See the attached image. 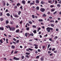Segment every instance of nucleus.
I'll return each instance as SVG.
<instances>
[{"label": "nucleus", "instance_id": "1", "mask_svg": "<svg viewBox=\"0 0 61 61\" xmlns=\"http://www.w3.org/2000/svg\"><path fill=\"white\" fill-rule=\"evenodd\" d=\"M53 29V28H50L49 27H48L46 28V30H47L48 32H50V30H51V31H52Z\"/></svg>", "mask_w": 61, "mask_h": 61}, {"label": "nucleus", "instance_id": "2", "mask_svg": "<svg viewBox=\"0 0 61 61\" xmlns=\"http://www.w3.org/2000/svg\"><path fill=\"white\" fill-rule=\"evenodd\" d=\"M40 10L41 12H44L45 11V9L44 8H41Z\"/></svg>", "mask_w": 61, "mask_h": 61}, {"label": "nucleus", "instance_id": "3", "mask_svg": "<svg viewBox=\"0 0 61 61\" xmlns=\"http://www.w3.org/2000/svg\"><path fill=\"white\" fill-rule=\"evenodd\" d=\"M26 51H28L30 50V51H33V49H32L31 48H29L28 49H26Z\"/></svg>", "mask_w": 61, "mask_h": 61}, {"label": "nucleus", "instance_id": "4", "mask_svg": "<svg viewBox=\"0 0 61 61\" xmlns=\"http://www.w3.org/2000/svg\"><path fill=\"white\" fill-rule=\"evenodd\" d=\"M34 46H35V48L36 49H37L38 48V45H36V44H35L34 45Z\"/></svg>", "mask_w": 61, "mask_h": 61}, {"label": "nucleus", "instance_id": "5", "mask_svg": "<svg viewBox=\"0 0 61 61\" xmlns=\"http://www.w3.org/2000/svg\"><path fill=\"white\" fill-rule=\"evenodd\" d=\"M13 59L14 60H19V58H17L15 57H14L13 58Z\"/></svg>", "mask_w": 61, "mask_h": 61}, {"label": "nucleus", "instance_id": "6", "mask_svg": "<svg viewBox=\"0 0 61 61\" xmlns=\"http://www.w3.org/2000/svg\"><path fill=\"white\" fill-rule=\"evenodd\" d=\"M11 29L12 31H15V27H12L11 28Z\"/></svg>", "mask_w": 61, "mask_h": 61}, {"label": "nucleus", "instance_id": "7", "mask_svg": "<svg viewBox=\"0 0 61 61\" xmlns=\"http://www.w3.org/2000/svg\"><path fill=\"white\" fill-rule=\"evenodd\" d=\"M21 2L23 4H24V5H25V0H22L21 1Z\"/></svg>", "mask_w": 61, "mask_h": 61}, {"label": "nucleus", "instance_id": "8", "mask_svg": "<svg viewBox=\"0 0 61 61\" xmlns=\"http://www.w3.org/2000/svg\"><path fill=\"white\" fill-rule=\"evenodd\" d=\"M27 25H28V26H30V24H29V23H27L26 24V25H25V27L26 28L27 27Z\"/></svg>", "mask_w": 61, "mask_h": 61}, {"label": "nucleus", "instance_id": "9", "mask_svg": "<svg viewBox=\"0 0 61 61\" xmlns=\"http://www.w3.org/2000/svg\"><path fill=\"white\" fill-rule=\"evenodd\" d=\"M14 17H15L16 18H18V17H19V16H18V15H16V14H15L14 15Z\"/></svg>", "mask_w": 61, "mask_h": 61}, {"label": "nucleus", "instance_id": "10", "mask_svg": "<svg viewBox=\"0 0 61 61\" xmlns=\"http://www.w3.org/2000/svg\"><path fill=\"white\" fill-rule=\"evenodd\" d=\"M41 61H44V58L43 57H42L41 59Z\"/></svg>", "mask_w": 61, "mask_h": 61}, {"label": "nucleus", "instance_id": "11", "mask_svg": "<svg viewBox=\"0 0 61 61\" xmlns=\"http://www.w3.org/2000/svg\"><path fill=\"white\" fill-rule=\"evenodd\" d=\"M57 7H60L61 6V5L59 4H57Z\"/></svg>", "mask_w": 61, "mask_h": 61}, {"label": "nucleus", "instance_id": "12", "mask_svg": "<svg viewBox=\"0 0 61 61\" xmlns=\"http://www.w3.org/2000/svg\"><path fill=\"white\" fill-rule=\"evenodd\" d=\"M36 3L37 4H39V1L38 0H36Z\"/></svg>", "mask_w": 61, "mask_h": 61}, {"label": "nucleus", "instance_id": "13", "mask_svg": "<svg viewBox=\"0 0 61 61\" xmlns=\"http://www.w3.org/2000/svg\"><path fill=\"white\" fill-rule=\"evenodd\" d=\"M20 31V30L19 29H18V30H16L15 32H16V33H18Z\"/></svg>", "mask_w": 61, "mask_h": 61}, {"label": "nucleus", "instance_id": "14", "mask_svg": "<svg viewBox=\"0 0 61 61\" xmlns=\"http://www.w3.org/2000/svg\"><path fill=\"white\" fill-rule=\"evenodd\" d=\"M41 4H42V5H44V4H45V2H43V1H42L41 2Z\"/></svg>", "mask_w": 61, "mask_h": 61}, {"label": "nucleus", "instance_id": "15", "mask_svg": "<svg viewBox=\"0 0 61 61\" xmlns=\"http://www.w3.org/2000/svg\"><path fill=\"white\" fill-rule=\"evenodd\" d=\"M33 3H30V5H34L35 4V2L34 1H33Z\"/></svg>", "mask_w": 61, "mask_h": 61}, {"label": "nucleus", "instance_id": "16", "mask_svg": "<svg viewBox=\"0 0 61 61\" xmlns=\"http://www.w3.org/2000/svg\"><path fill=\"white\" fill-rule=\"evenodd\" d=\"M55 10V9L53 8L51 10V12H54Z\"/></svg>", "mask_w": 61, "mask_h": 61}, {"label": "nucleus", "instance_id": "17", "mask_svg": "<svg viewBox=\"0 0 61 61\" xmlns=\"http://www.w3.org/2000/svg\"><path fill=\"white\" fill-rule=\"evenodd\" d=\"M3 5L4 6H5L6 5V3H5V1H3Z\"/></svg>", "mask_w": 61, "mask_h": 61}, {"label": "nucleus", "instance_id": "18", "mask_svg": "<svg viewBox=\"0 0 61 61\" xmlns=\"http://www.w3.org/2000/svg\"><path fill=\"white\" fill-rule=\"evenodd\" d=\"M57 38H58V37H57V36H55V37L54 38V39H55V40H56V39H57Z\"/></svg>", "mask_w": 61, "mask_h": 61}, {"label": "nucleus", "instance_id": "19", "mask_svg": "<svg viewBox=\"0 0 61 61\" xmlns=\"http://www.w3.org/2000/svg\"><path fill=\"white\" fill-rule=\"evenodd\" d=\"M38 21H39V22H43V19H39L38 20Z\"/></svg>", "mask_w": 61, "mask_h": 61}, {"label": "nucleus", "instance_id": "20", "mask_svg": "<svg viewBox=\"0 0 61 61\" xmlns=\"http://www.w3.org/2000/svg\"><path fill=\"white\" fill-rule=\"evenodd\" d=\"M0 43H1V44H2V43H3V42H4V41H2V40L1 39L0 40Z\"/></svg>", "mask_w": 61, "mask_h": 61}, {"label": "nucleus", "instance_id": "21", "mask_svg": "<svg viewBox=\"0 0 61 61\" xmlns=\"http://www.w3.org/2000/svg\"><path fill=\"white\" fill-rule=\"evenodd\" d=\"M5 23L6 24H8V23H9V21L8 20H6L5 21Z\"/></svg>", "mask_w": 61, "mask_h": 61}, {"label": "nucleus", "instance_id": "22", "mask_svg": "<svg viewBox=\"0 0 61 61\" xmlns=\"http://www.w3.org/2000/svg\"><path fill=\"white\" fill-rule=\"evenodd\" d=\"M36 9L37 10H39V6H37L36 7Z\"/></svg>", "mask_w": 61, "mask_h": 61}, {"label": "nucleus", "instance_id": "23", "mask_svg": "<svg viewBox=\"0 0 61 61\" xmlns=\"http://www.w3.org/2000/svg\"><path fill=\"white\" fill-rule=\"evenodd\" d=\"M18 52V51H15L14 52L13 54H17Z\"/></svg>", "mask_w": 61, "mask_h": 61}, {"label": "nucleus", "instance_id": "24", "mask_svg": "<svg viewBox=\"0 0 61 61\" xmlns=\"http://www.w3.org/2000/svg\"><path fill=\"white\" fill-rule=\"evenodd\" d=\"M25 36L26 37H27V36H28V33H26L25 34Z\"/></svg>", "mask_w": 61, "mask_h": 61}, {"label": "nucleus", "instance_id": "25", "mask_svg": "<svg viewBox=\"0 0 61 61\" xmlns=\"http://www.w3.org/2000/svg\"><path fill=\"white\" fill-rule=\"evenodd\" d=\"M42 16L43 17H46V15L45 14H44L43 15H42Z\"/></svg>", "mask_w": 61, "mask_h": 61}, {"label": "nucleus", "instance_id": "26", "mask_svg": "<svg viewBox=\"0 0 61 61\" xmlns=\"http://www.w3.org/2000/svg\"><path fill=\"white\" fill-rule=\"evenodd\" d=\"M11 47L12 48H15V46L14 45H12L11 46Z\"/></svg>", "mask_w": 61, "mask_h": 61}, {"label": "nucleus", "instance_id": "27", "mask_svg": "<svg viewBox=\"0 0 61 61\" xmlns=\"http://www.w3.org/2000/svg\"><path fill=\"white\" fill-rule=\"evenodd\" d=\"M33 32L34 33H35L36 34L37 33H36V30H34V31H33Z\"/></svg>", "mask_w": 61, "mask_h": 61}, {"label": "nucleus", "instance_id": "28", "mask_svg": "<svg viewBox=\"0 0 61 61\" xmlns=\"http://www.w3.org/2000/svg\"><path fill=\"white\" fill-rule=\"evenodd\" d=\"M28 23L30 24H31V25H32V21H28Z\"/></svg>", "mask_w": 61, "mask_h": 61}, {"label": "nucleus", "instance_id": "29", "mask_svg": "<svg viewBox=\"0 0 61 61\" xmlns=\"http://www.w3.org/2000/svg\"><path fill=\"white\" fill-rule=\"evenodd\" d=\"M0 29H1V30H3L4 29V28H3V27H2H2H0Z\"/></svg>", "mask_w": 61, "mask_h": 61}, {"label": "nucleus", "instance_id": "30", "mask_svg": "<svg viewBox=\"0 0 61 61\" xmlns=\"http://www.w3.org/2000/svg\"><path fill=\"white\" fill-rule=\"evenodd\" d=\"M30 36H34V34L33 33H31V34L30 33Z\"/></svg>", "mask_w": 61, "mask_h": 61}, {"label": "nucleus", "instance_id": "31", "mask_svg": "<svg viewBox=\"0 0 61 61\" xmlns=\"http://www.w3.org/2000/svg\"><path fill=\"white\" fill-rule=\"evenodd\" d=\"M51 46V45H50V44H49L48 46L47 49H48V48H49V47H50V46Z\"/></svg>", "mask_w": 61, "mask_h": 61}, {"label": "nucleus", "instance_id": "32", "mask_svg": "<svg viewBox=\"0 0 61 61\" xmlns=\"http://www.w3.org/2000/svg\"><path fill=\"white\" fill-rule=\"evenodd\" d=\"M7 15L8 16H10V15L9 13H8L7 14Z\"/></svg>", "mask_w": 61, "mask_h": 61}, {"label": "nucleus", "instance_id": "33", "mask_svg": "<svg viewBox=\"0 0 61 61\" xmlns=\"http://www.w3.org/2000/svg\"><path fill=\"white\" fill-rule=\"evenodd\" d=\"M32 18H35V15H32Z\"/></svg>", "mask_w": 61, "mask_h": 61}, {"label": "nucleus", "instance_id": "34", "mask_svg": "<svg viewBox=\"0 0 61 61\" xmlns=\"http://www.w3.org/2000/svg\"><path fill=\"white\" fill-rule=\"evenodd\" d=\"M25 57H27V58H29V56L28 55H25Z\"/></svg>", "mask_w": 61, "mask_h": 61}, {"label": "nucleus", "instance_id": "35", "mask_svg": "<svg viewBox=\"0 0 61 61\" xmlns=\"http://www.w3.org/2000/svg\"><path fill=\"white\" fill-rule=\"evenodd\" d=\"M14 8L15 9H17V6L16 5H15V6Z\"/></svg>", "mask_w": 61, "mask_h": 61}, {"label": "nucleus", "instance_id": "36", "mask_svg": "<svg viewBox=\"0 0 61 61\" xmlns=\"http://www.w3.org/2000/svg\"><path fill=\"white\" fill-rule=\"evenodd\" d=\"M20 5V4L19 3H18L16 5H17V6H19V5Z\"/></svg>", "mask_w": 61, "mask_h": 61}, {"label": "nucleus", "instance_id": "37", "mask_svg": "<svg viewBox=\"0 0 61 61\" xmlns=\"http://www.w3.org/2000/svg\"><path fill=\"white\" fill-rule=\"evenodd\" d=\"M20 14H21V12L20 11H19V12L18 13V15H20Z\"/></svg>", "mask_w": 61, "mask_h": 61}, {"label": "nucleus", "instance_id": "38", "mask_svg": "<svg viewBox=\"0 0 61 61\" xmlns=\"http://www.w3.org/2000/svg\"><path fill=\"white\" fill-rule=\"evenodd\" d=\"M32 27H34V28H36V26L35 25H33L32 26Z\"/></svg>", "mask_w": 61, "mask_h": 61}, {"label": "nucleus", "instance_id": "39", "mask_svg": "<svg viewBox=\"0 0 61 61\" xmlns=\"http://www.w3.org/2000/svg\"><path fill=\"white\" fill-rule=\"evenodd\" d=\"M54 5H51L50 6V7L51 8H52L53 7H54Z\"/></svg>", "mask_w": 61, "mask_h": 61}, {"label": "nucleus", "instance_id": "40", "mask_svg": "<svg viewBox=\"0 0 61 61\" xmlns=\"http://www.w3.org/2000/svg\"><path fill=\"white\" fill-rule=\"evenodd\" d=\"M25 54L27 55H30V53H26Z\"/></svg>", "mask_w": 61, "mask_h": 61}, {"label": "nucleus", "instance_id": "41", "mask_svg": "<svg viewBox=\"0 0 61 61\" xmlns=\"http://www.w3.org/2000/svg\"><path fill=\"white\" fill-rule=\"evenodd\" d=\"M51 25L52 27H54V25L53 24H51Z\"/></svg>", "mask_w": 61, "mask_h": 61}, {"label": "nucleus", "instance_id": "42", "mask_svg": "<svg viewBox=\"0 0 61 61\" xmlns=\"http://www.w3.org/2000/svg\"><path fill=\"white\" fill-rule=\"evenodd\" d=\"M29 29V27H28L27 28H26V30H27L28 31Z\"/></svg>", "mask_w": 61, "mask_h": 61}, {"label": "nucleus", "instance_id": "43", "mask_svg": "<svg viewBox=\"0 0 61 61\" xmlns=\"http://www.w3.org/2000/svg\"><path fill=\"white\" fill-rule=\"evenodd\" d=\"M0 20L1 21H3V20H4V19H3V18H0Z\"/></svg>", "mask_w": 61, "mask_h": 61}, {"label": "nucleus", "instance_id": "44", "mask_svg": "<svg viewBox=\"0 0 61 61\" xmlns=\"http://www.w3.org/2000/svg\"><path fill=\"white\" fill-rule=\"evenodd\" d=\"M56 13H57V11H56L53 13V15H55L56 14Z\"/></svg>", "mask_w": 61, "mask_h": 61}, {"label": "nucleus", "instance_id": "45", "mask_svg": "<svg viewBox=\"0 0 61 61\" xmlns=\"http://www.w3.org/2000/svg\"><path fill=\"white\" fill-rule=\"evenodd\" d=\"M50 23H54V20H52L50 21Z\"/></svg>", "mask_w": 61, "mask_h": 61}, {"label": "nucleus", "instance_id": "46", "mask_svg": "<svg viewBox=\"0 0 61 61\" xmlns=\"http://www.w3.org/2000/svg\"><path fill=\"white\" fill-rule=\"evenodd\" d=\"M56 49H55V48H53V49H52V51H54V50H55Z\"/></svg>", "mask_w": 61, "mask_h": 61}, {"label": "nucleus", "instance_id": "47", "mask_svg": "<svg viewBox=\"0 0 61 61\" xmlns=\"http://www.w3.org/2000/svg\"><path fill=\"white\" fill-rule=\"evenodd\" d=\"M51 2H52V0H49L48 1V3H51Z\"/></svg>", "mask_w": 61, "mask_h": 61}, {"label": "nucleus", "instance_id": "48", "mask_svg": "<svg viewBox=\"0 0 61 61\" xmlns=\"http://www.w3.org/2000/svg\"><path fill=\"white\" fill-rule=\"evenodd\" d=\"M45 39L43 41H46V40L45 39H47V38H45Z\"/></svg>", "mask_w": 61, "mask_h": 61}, {"label": "nucleus", "instance_id": "49", "mask_svg": "<svg viewBox=\"0 0 61 61\" xmlns=\"http://www.w3.org/2000/svg\"><path fill=\"white\" fill-rule=\"evenodd\" d=\"M55 3L56 5V4H57V0L55 1Z\"/></svg>", "mask_w": 61, "mask_h": 61}, {"label": "nucleus", "instance_id": "50", "mask_svg": "<svg viewBox=\"0 0 61 61\" xmlns=\"http://www.w3.org/2000/svg\"><path fill=\"white\" fill-rule=\"evenodd\" d=\"M10 24H11V25H13L14 24V22H12L11 21L10 22Z\"/></svg>", "mask_w": 61, "mask_h": 61}, {"label": "nucleus", "instance_id": "51", "mask_svg": "<svg viewBox=\"0 0 61 61\" xmlns=\"http://www.w3.org/2000/svg\"><path fill=\"white\" fill-rule=\"evenodd\" d=\"M22 59H23V58H24V56H21Z\"/></svg>", "mask_w": 61, "mask_h": 61}, {"label": "nucleus", "instance_id": "52", "mask_svg": "<svg viewBox=\"0 0 61 61\" xmlns=\"http://www.w3.org/2000/svg\"><path fill=\"white\" fill-rule=\"evenodd\" d=\"M49 19H52V17L50 16L49 18Z\"/></svg>", "mask_w": 61, "mask_h": 61}, {"label": "nucleus", "instance_id": "53", "mask_svg": "<svg viewBox=\"0 0 61 61\" xmlns=\"http://www.w3.org/2000/svg\"><path fill=\"white\" fill-rule=\"evenodd\" d=\"M22 23H23V21L21 20L20 22V24H22Z\"/></svg>", "mask_w": 61, "mask_h": 61}, {"label": "nucleus", "instance_id": "54", "mask_svg": "<svg viewBox=\"0 0 61 61\" xmlns=\"http://www.w3.org/2000/svg\"><path fill=\"white\" fill-rule=\"evenodd\" d=\"M7 6H9V4L8 3H7L6 4Z\"/></svg>", "mask_w": 61, "mask_h": 61}, {"label": "nucleus", "instance_id": "55", "mask_svg": "<svg viewBox=\"0 0 61 61\" xmlns=\"http://www.w3.org/2000/svg\"><path fill=\"white\" fill-rule=\"evenodd\" d=\"M13 40L15 41H16V39H15V38H13Z\"/></svg>", "mask_w": 61, "mask_h": 61}, {"label": "nucleus", "instance_id": "56", "mask_svg": "<svg viewBox=\"0 0 61 61\" xmlns=\"http://www.w3.org/2000/svg\"><path fill=\"white\" fill-rule=\"evenodd\" d=\"M49 56H53V53H51L49 54Z\"/></svg>", "mask_w": 61, "mask_h": 61}, {"label": "nucleus", "instance_id": "57", "mask_svg": "<svg viewBox=\"0 0 61 61\" xmlns=\"http://www.w3.org/2000/svg\"><path fill=\"white\" fill-rule=\"evenodd\" d=\"M20 9H21V10H23V7H22V6L20 7Z\"/></svg>", "mask_w": 61, "mask_h": 61}, {"label": "nucleus", "instance_id": "58", "mask_svg": "<svg viewBox=\"0 0 61 61\" xmlns=\"http://www.w3.org/2000/svg\"><path fill=\"white\" fill-rule=\"evenodd\" d=\"M0 13L1 15V16H3V13H2V12H0Z\"/></svg>", "mask_w": 61, "mask_h": 61}, {"label": "nucleus", "instance_id": "59", "mask_svg": "<svg viewBox=\"0 0 61 61\" xmlns=\"http://www.w3.org/2000/svg\"><path fill=\"white\" fill-rule=\"evenodd\" d=\"M34 39L35 40H36V41H38V39L37 38H36V39L34 38Z\"/></svg>", "mask_w": 61, "mask_h": 61}, {"label": "nucleus", "instance_id": "60", "mask_svg": "<svg viewBox=\"0 0 61 61\" xmlns=\"http://www.w3.org/2000/svg\"><path fill=\"white\" fill-rule=\"evenodd\" d=\"M19 40H17V41H16V42L17 43H19Z\"/></svg>", "mask_w": 61, "mask_h": 61}, {"label": "nucleus", "instance_id": "61", "mask_svg": "<svg viewBox=\"0 0 61 61\" xmlns=\"http://www.w3.org/2000/svg\"><path fill=\"white\" fill-rule=\"evenodd\" d=\"M45 46H42V48L43 49H45Z\"/></svg>", "mask_w": 61, "mask_h": 61}, {"label": "nucleus", "instance_id": "62", "mask_svg": "<svg viewBox=\"0 0 61 61\" xmlns=\"http://www.w3.org/2000/svg\"><path fill=\"white\" fill-rule=\"evenodd\" d=\"M51 53V51H48V54H50V53Z\"/></svg>", "mask_w": 61, "mask_h": 61}, {"label": "nucleus", "instance_id": "63", "mask_svg": "<svg viewBox=\"0 0 61 61\" xmlns=\"http://www.w3.org/2000/svg\"><path fill=\"white\" fill-rule=\"evenodd\" d=\"M39 58V56H37L36 57V58Z\"/></svg>", "mask_w": 61, "mask_h": 61}, {"label": "nucleus", "instance_id": "64", "mask_svg": "<svg viewBox=\"0 0 61 61\" xmlns=\"http://www.w3.org/2000/svg\"><path fill=\"white\" fill-rule=\"evenodd\" d=\"M54 53H56V52H57V51H54Z\"/></svg>", "mask_w": 61, "mask_h": 61}]
</instances>
